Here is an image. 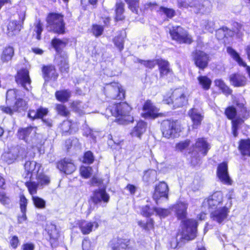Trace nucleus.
<instances>
[{"label": "nucleus", "instance_id": "1", "mask_svg": "<svg viewBox=\"0 0 250 250\" xmlns=\"http://www.w3.org/2000/svg\"><path fill=\"white\" fill-rule=\"evenodd\" d=\"M188 204L186 202L178 201L172 206L174 208L175 216L181 221L180 229L176 234V237L180 236L179 240L191 241L197 237L198 222L193 218H187Z\"/></svg>", "mask_w": 250, "mask_h": 250}, {"label": "nucleus", "instance_id": "2", "mask_svg": "<svg viewBox=\"0 0 250 250\" xmlns=\"http://www.w3.org/2000/svg\"><path fill=\"white\" fill-rule=\"evenodd\" d=\"M224 201V195L221 191L213 192L203 202V206L208 210H211L210 218L218 224H221L228 218L230 207L224 206L218 208Z\"/></svg>", "mask_w": 250, "mask_h": 250}, {"label": "nucleus", "instance_id": "3", "mask_svg": "<svg viewBox=\"0 0 250 250\" xmlns=\"http://www.w3.org/2000/svg\"><path fill=\"white\" fill-rule=\"evenodd\" d=\"M236 105L241 109V116L238 115L237 109L233 105H229L224 110V115L229 120L231 121V130L233 136L235 138L238 136V130L240 126L250 116V110L245 104L237 102Z\"/></svg>", "mask_w": 250, "mask_h": 250}, {"label": "nucleus", "instance_id": "4", "mask_svg": "<svg viewBox=\"0 0 250 250\" xmlns=\"http://www.w3.org/2000/svg\"><path fill=\"white\" fill-rule=\"evenodd\" d=\"M132 107L126 102H120L109 104L106 107L109 112L116 120L122 123H132L134 118L132 115Z\"/></svg>", "mask_w": 250, "mask_h": 250}, {"label": "nucleus", "instance_id": "5", "mask_svg": "<svg viewBox=\"0 0 250 250\" xmlns=\"http://www.w3.org/2000/svg\"><path fill=\"white\" fill-rule=\"evenodd\" d=\"M188 95L184 88L178 87L170 93H166L163 97V102L172 105L174 108L182 107L188 104Z\"/></svg>", "mask_w": 250, "mask_h": 250}, {"label": "nucleus", "instance_id": "6", "mask_svg": "<svg viewBox=\"0 0 250 250\" xmlns=\"http://www.w3.org/2000/svg\"><path fill=\"white\" fill-rule=\"evenodd\" d=\"M37 165V163L35 161H26L23 166L24 172L22 175V178L26 180L24 185L32 196L37 193L39 186L37 182L32 181Z\"/></svg>", "mask_w": 250, "mask_h": 250}, {"label": "nucleus", "instance_id": "7", "mask_svg": "<svg viewBox=\"0 0 250 250\" xmlns=\"http://www.w3.org/2000/svg\"><path fill=\"white\" fill-rule=\"evenodd\" d=\"M163 137L167 139H174L181 131V125L177 120L171 118L164 119L160 126Z\"/></svg>", "mask_w": 250, "mask_h": 250}, {"label": "nucleus", "instance_id": "8", "mask_svg": "<svg viewBox=\"0 0 250 250\" xmlns=\"http://www.w3.org/2000/svg\"><path fill=\"white\" fill-rule=\"evenodd\" d=\"M103 92L109 101H122L125 98V90L119 82H112L106 83L104 87Z\"/></svg>", "mask_w": 250, "mask_h": 250}, {"label": "nucleus", "instance_id": "9", "mask_svg": "<svg viewBox=\"0 0 250 250\" xmlns=\"http://www.w3.org/2000/svg\"><path fill=\"white\" fill-rule=\"evenodd\" d=\"M142 109L144 112L142 113L141 116L145 119L154 120L167 116L165 112H160V108L150 99H147L145 101L142 105Z\"/></svg>", "mask_w": 250, "mask_h": 250}, {"label": "nucleus", "instance_id": "10", "mask_svg": "<svg viewBox=\"0 0 250 250\" xmlns=\"http://www.w3.org/2000/svg\"><path fill=\"white\" fill-rule=\"evenodd\" d=\"M191 60L199 70L204 71L208 66L210 57L204 51L195 49L191 53Z\"/></svg>", "mask_w": 250, "mask_h": 250}, {"label": "nucleus", "instance_id": "11", "mask_svg": "<svg viewBox=\"0 0 250 250\" xmlns=\"http://www.w3.org/2000/svg\"><path fill=\"white\" fill-rule=\"evenodd\" d=\"M48 113V108L39 106L36 109H29L27 113V117L31 121L41 120L42 122L47 126L50 127L52 126L51 120L44 118Z\"/></svg>", "mask_w": 250, "mask_h": 250}, {"label": "nucleus", "instance_id": "12", "mask_svg": "<svg viewBox=\"0 0 250 250\" xmlns=\"http://www.w3.org/2000/svg\"><path fill=\"white\" fill-rule=\"evenodd\" d=\"M27 105V102L22 98H18L12 106L2 105L0 106V109L3 113L12 116L14 113H20L25 110Z\"/></svg>", "mask_w": 250, "mask_h": 250}, {"label": "nucleus", "instance_id": "13", "mask_svg": "<svg viewBox=\"0 0 250 250\" xmlns=\"http://www.w3.org/2000/svg\"><path fill=\"white\" fill-rule=\"evenodd\" d=\"M169 188L166 182L160 181L156 184L154 188L152 193V198L156 204L161 198L168 199Z\"/></svg>", "mask_w": 250, "mask_h": 250}, {"label": "nucleus", "instance_id": "14", "mask_svg": "<svg viewBox=\"0 0 250 250\" xmlns=\"http://www.w3.org/2000/svg\"><path fill=\"white\" fill-rule=\"evenodd\" d=\"M110 196L107 193L105 188H99L92 191L89 200L94 205H99L102 203L106 204L109 201Z\"/></svg>", "mask_w": 250, "mask_h": 250}, {"label": "nucleus", "instance_id": "15", "mask_svg": "<svg viewBox=\"0 0 250 250\" xmlns=\"http://www.w3.org/2000/svg\"><path fill=\"white\" fill-rule=\"evenodd\" d=\"M101 222L99 218L94 217L93 221H87L83 219L79 220L77 222V225L83 235H87L93 230L97 229Z\"/></svg>", "mask_w": 250, "mask_h": 250}, {"label": "nucleus", "instance_id": "16", "mask_svg": "<svg viewBox=\"0 0 250 250\" xmlns=\"http://www.w3.org/2000/svg\"><path fill=\"white\" fill-rule=\"evenodd\" d=\"M56 166L61 173L67 175L73 173L76 169V166L73 160L66 157L58 160L56 163Z\"/></svg>", "mask_w": 250, "mask_h": 250}, {"label": "nucleus", "instance_id": "17", "mask_svg": "<svg viewBox=\"0 0 250 250\" xmlns=\"http://www.w3.org/2000/svg\"><path fill=\"white\" fill-rule=\"evenodd\" d=\"M108 247L111 250H129L130 240L119 236L114 237L109 241Z\"/></svg>", "mask_w": 250, "mask_h": 250}, {"label": "nucleus", "instance_id": "18", "mask_svg": "<svg viewBox=\"0 0 250 250\" xmlns=\"http://www.w3.org/2000/svg\"><path fill=\"white\" fill-rule=\"evenodd\" d=\"M37 129V126L31 125L24 127H20L16 133V137L19 140H22L26 144H29L33 139L32 132H34L33 134H35Z\"/></svg>", "mask_w": 250, "mask_h": 250}, {"label": "nucleus", "instance_id": "19", "mask_svg": "<svg viewBox=\"0 0 250 250\" xmlns=\"http://www.w3.org/2000/svg\"><path fill=\"white\" fill-rule=\"evenodd\" d=\"M42 77L45 82H55L59 77L56 66L53 64L43 65L41 68Z\"/></svg>", "mask_w": 250, "mask_h": 250}, {"label": "nucleus", "instance_id": "20", "mask_svg": "<svg viewBox=\"0 0 250 250\" xmlns=\"http://www.w3.org/2000/svg\"><path fill=\"white\" fill-rule=\"evenodd\" d=\"M46 21L54 28V31H64V24L62 15L54 13H50L47 17Z\"/></svg>", "mask_w": 250, "mask_h": 250}, {"label": "nucleus", "instance_id": "21", "mask_svg": "<svg viewBox=\"0 0 250 250\" xmlns=\"http://www.w3.org/2000/svg\"><path fill=\"white\" fill-rule=\"evenodd\" d=\"M216 174L218 178L223 184L229 186L232 185V181L229 175L227 162L224 161L218 165Z\"/></svg>", "mask_w": 250, "mask_h": 250}, {"label": "nucleus", "instance_id": "22", "mask_svg": "<svg viewBox=\"0 0 250 250\" xmlns=\"http://www.w3.org/2000/svg\"><path fill=\"white\" fill-rule=\"evenodd\" d=\"M28 153L27 147L17 146H16V153L9 154L6 157V161L9 164H12L17 161H23L27 157Z\"/></svg>", "mask_w": 250, "mask_h": 250}, {"label": "nucleus", "instance_id": "23", "mask_svg": "<svg viewBox=\"0 0 250 250\" xmlns=\"http://www.w3.org/2000/svg\"><path fill=\"white\" fill-rule=\"evenodd\" d=\"M15 80L17 83L21 84L24 88L27 89L26 85H30L31 83L28 70L26 68L19 69L15 76Z\"/></svg>", "mask_w": 250, "mask_h": 250}, {"label": "nucleus", "instance_id": "24", "mask_svg": "<svg viewBox=\"0 0 250 250\" xmlns=\"http://www.w3.org/2000/svg\"><path fill=\"white\" fill-rule=\"evenodd\" d=\"M192 147V149L188 151V154H192L194 151H196V154H197L198 152L195 150V148H197L199 151L201 152L203 156L207 155L210 148L209 144L204 137L197 138Z\"/></svg>", "mask_w": 250, "mask_h": 250}, {"label": "nucleus", "instance_id": "25", "mask_svg": "<svg viewBox=\"0 0 250 250\" xmlns=\"http://www.w3.org/2000/svg\"><path fill=\"white\" fill-rule=\"evenodd\" d=\"M60 132L62 136H68L78 131L77 123L71 120L63 121L60 125Z\"/></svg>", "mask_w": 250, "mask_h": 250}, {"label": "nucleus", "instance_id": "26", "mask_svg": "<svg viewBox=\"0 0 250 250\" xmlns=\"http://www.w3.org/2000/svg\"><path fill=\"white\" fill-rule=\"evenodd\" d=\"M6 188V180L2 174L0 173V189ZM0 203L4 206L8 207L11 203L10 197L4 191H0Z\"/></svg>", "mask_w": 250, "mask_h": 250}, {"label": "nucleus", "instance_id": "27", "mask_svg": "<svg viewBox=\"0 0 250 250\" xmlns=\"http://www.w3.org/2000/svg\"><path fill=\"white\" fill-rule=\"evenodd\" d=\"M188 115L192 121V127L194 129H197L202 124L204 119V115L198 112L197 109L192 108L188 112Z\"/></svg>", "mask_w": 250, "mask_h": 250}, {"label": "nucleus", "instance_id": "28", "mask_svg": "<svg viewBox=\"0 0 250 250\" xmlns=\"http://www.w3.org/2000/svg\"><path fill=\"white\" fill-rule=\"evenodd\" d=\"M169 33L172 39L179 43L190 44L193 42L191 36L187 32H169Z\"/></svg>", "mask_w": 250, "mask_h": 250}, {"label": "nucleus", "instance_id": "29", "mask_svg": "<svg viewBox=\"0 0 250 250\" xmlns=\"http://www.w3.org/2000/svg\"><path fill=\"white\" fill-rule=\"evenodd\" d=\"M229 81L234 87H243L247 83V77L240 73H234L229 76Z\"/></svg>", "mask_w": 250, "mask_h": 250}, {"label": "nucleus", "instance_id": "30", "mask_svg": "<svg viewBox=\"0 0 250 250\" xmlns=\"http://www.w3.org/2000/svg\"><path fill=\"white\" fill-rule=\"evenodd\" d=\"M227 51L228 53L231 57V58L240 66L246 68L248 75L250 78V66L247 65V63L243 60L240 56L238 53H237L234 49L231 46L227 47Z\"/></svg>", "mask_w": 250, "mask_h": 250}, {"label": "nucleus", "instance_id": "31", "mask_svg": "<svg viewBox=\"0 0 250 250\" xmlns=\"http://www.w3.org/2000/svg\"><path fill=\"white\" fill-rule=\"evenodd\" d=\"M156 64L158 66L160 77L163 78L168 74L172 73V70L170 68L169 63L167 60L157 59Z\"/></svg>", "mask_w": 250, "mask_h": 250}, {"label": "nucleus", "instance_id": "32", "mask_svg": "<svg viewBox=\"0 0 250 250\" xmlns=\"http://www.w3.org/2000/svg\"><path fill=\"white\" fill-rule=\"evenodd\" d=\"M238 149L243 156L250 157V139H241L238 142Z\"/></svg>", "mask_w": 250, "mask_h": 250}, {"label": "nucleus", "instance_id": "33", "mask_svg": "<svg viewBox=\"0 0 250 250\" xmlns=\"http://www.w3.org/2000/svg\"><path fill=\"white\" fill-rule=\"evenodd\" d=\"M55 97L56 100L61 103H66L71 97V92L68 89H63L56 91Z\"/></svg>", "mask_w": 250, "mask_h": 250}, {"label": "nucleus", "instance_id": "34", "mask_svg": "<svg viewBox=\"0 0 250 250\" xmlns=\"http://www.w3.org/2000/svg\"><path fill=\"white\" fill-rule=\"evenodd\" d=\"M138 225L144 230L150 232L155 229V221L152 218H147L146 221L139 220L137 222Z\"/></svg>", "mask_w": 250, "mask_h": 250}, {"label": "nucleus", "instance_id": "35", "mask_svg": "<svg viewBox=\"0 0 250 250\" xmlns=\"http://www.w3.org/2000/svg\"><path fill=\"white\" fill-rule=\"evenodd\" d=\"M146 126V124L145 121L142 120L138 121L132 130L131 135L140 138L142 134L145 132Z\"/></svg>", "mask_w": 250, "mask_h": 250}, {"label": "nucleus", "instance_id": "36", "mask_svg": "<svg viewBox=\"0 0 250 250\" xmlns=\"http://www.w3.org/2000/svg\"><path fill=\"white\" fill-rule=\"evenodd\" d=\"M214 85L226 96H229L232 93V89H230L221 79L215 80Z\"/></svg>", "mask_w": 250, "mask_h": 250}, {"label": "nucleus", "instance_id": "37", "mask_svg": "<svg viewBox=\"0 0 250 250\" xmlns=\"http://www.w3.org/2000/svg\"><path fill=\"white\" fill-rule=\"evenodd\" d=\"M198 84L205 91L208 90L212 84L211 79L206 75H200L197 78Z\"/></svg>", "mask_w": 250, "mask_h": 250}, {"label": "nucleus", "instance_id": "38", "mask_svg": "<svg viewBox=\"0 0 250 250\" xmlns=\"http://www.w3.org/2000/svg\"><path fill=\"white\" fill-rule=\"evenodd\" d=\"M67 43V42L63 41L56 38H54L51 41V45L52 47L58 54L62 53L63 49L66 46Z\"/></svg>", "mask_w": 250, "mask_h": 250}, {"label": "nucleus", "instance_id": "39", "mask_svg": "<svg viewBox=\"0 0 250 250\" xmlns=\"http://www.w3.org/2000/svg\"><path fill=\"white\" fill-rule=\"evenodd\" d=\"M61 60L58 63L59 69L61 74H67L69 72L70 66L67 57L61 56Z\"/></svg>", "mask_w": 250, "mask_h": 250}, {"label": "nucleus", "instance_id": "40", "mask_svg": "<svg viewBox=\"0 0 250 250\" xmlns=\"http://www.w3.org/2000/svg\"><path fill=\"white\" fill-rule=\"evenodd\" d=\"M49 238L48 241L49 242L51 247L53 248H56L58 244V239L60 237L59 232L56 229L50 230L48 232Z\"/></svg>", "mask_w": 250, "mask_h": 250}, {"label": "nucleus", "instance_id": "41", "mask_svg": "<svg viewBox=\"0 0 250 250\" xmlns=\"http://www.w3.org/2000/svg\"><path fill=\"white\" fill-rule=\"evenodd\" d=\"M14 50L12 47L8 46L3 50L1 55V60L3 62H7L11 60L14 55Z\"/></svg>", "mask_w": 250, "mask_h": 250}, {"label": "nucleus", "instance_id": "42", "mask_svg": "<svg viewBox=\"0 0 250 250\" xmlns=\"http://www.w3.org/2000/svg\"><path fill=\"white\" fill-rule=\"evenodd\" d=\"M126 37V35L125 33L124 35L120 34L113 39V42L115 46L120 52H122L124 49L125 39Z\"/></svg>", "mask_w": 250, "mask_h": 250}, {"label": "nucleus", "instance_id": "43", "mask_svg": "<svg viewBox=\"0 0 250 250\" xmlns=\"http://www.w3.org/2000/svg\"><path fill=\"white\" fill-rule=\"evenodd\" d=\"M22 29V25L17 21H9L7 24L2 26V30L8 31H20Z\"/></svg>", "mask_w": 250, "mask_h": 250}, {"label": "nucleus", "instance_id": "44", "mask_svg": "<svg viewBox=\"0 0 250 250\" xmlns=\"http://www.w3.org/2000/svg\"><path fill=\"white\" fill-rule=\"evenodd\" d=\"M55 109L57 114L61 116L67 117L69 116L70 113L67 107L63 104H57L55 105Z\"/></svg>", "mask_w": 250, "mask_h": 250}, {"label": "nucleus", "instance_id": "45", "mask_svg": "<svg viewBox=\"0 0 250 250\" xmlns=\"http://www.w3.org/2000/svg\"><path fill=\"white\" fill-rule=\"evenodd\" d=\"M153 208L149 205H146L140 207V214L146 218H151L153 215Z\"/></svg>", "mask_w": 250, "mask_h": 250}, {"label": "nucleus", "instance_id": "46", "mask_svg": "<svg viewBox=\"0 0 250 250\" xmlns=\"http://www.w3.org/2000/svg\"><path fill=\"white\" fill-rule=\"evenodd\" d=\"M31 199L34 206L36 208L42 209L45 208L46 202L42 198L37 196H32Z\"/></svg>", "mask_w": 250, "mask_h": 250}, {"label": "nucleus", "instance_id": "47", "mask_svg": "<svg viewBox=\"0 0 250 250\" xmlns=\"http://www.w3.org/2000/svg\"><path fill=\"white\" fill-rule=\"evenodd\" d=\"M81 104V102L79 100L73 101L70 103V107L73 112L81 115L84 113Z\"/></svg>", "mask_w": 250, "mask_h": 250}, {"label": "nucleus", "instance_id": "48", "mask_svg": "<svg viewBox=\"0 0 250 250\" xmlns=\"http://www.w3.org/2000/svg\"><path fill=\"white\" fill-rule=\"evenodd\" d=\"M116 19L122 20L124 19V4L122 2H117L116 4Z\"/></svg>", "mask_w": 250, "mask_h": 250}, {"label": "nucleus", "instance_id": "49", "mask_svg": "<svg viewBox=\"0 0 250 250\" xmlns=\"http://www.w3.org/2000/svg\"><path fill=\"white\" fill-rule=\"evenodd\" d=\"M125 1L128 4V8L133 13L138 14L139 0H125Z\"/></svg>", "mask_w": 250, "mask_h": 250}, {"label": "nucleus", "instance_id": "50", "mask_svg": "<svg viewBox=\"0 0 250 250\" xmlns=\"http://www.w3.org/2000/svg\"><path fill=\"white\" fill-rule=\"evenodd\" d=\"M178 5L180 7L188 8V7H196L197 5L200 6L199 1L193 0L191 1L187 2L185 0H178Z\"/></svg>", "mask_w": 250, "mask_h": 250}, {"label": "nucleus", "instance_id": "51", "mask_svg": "<svg viewBox=\"0 0 250 250\" xmlns=\"http://www.w3.org/2000/svg\"><path fill=\"white\" fill-rule=\"evenodd\" d=\"M122 142L123 141L119 139L118 136H113L111 134L108 135L107 143L111 147H114L120 145Z\"/></svg>", "mask_w": 250, "mask_h": 250}, {"label": "nucleus", "instance_id": "52", "mask_svg": "<svg viewBox=\"0 0 250 250\" xmlns=\"http://www.w3.org/2000/svg\"><path fill=\"white\" fill-rule=\"evenodd\" d=\"M153 210L155 212L157 215L160 218H165L169 215L171 212L169 209L159 207H153Z\"/></svg>", "mask_w": 250, "mask_h": 250}, {"label": "nucleus", "instance_id": "53", "mask_svg": "<svg viewBox=\"0 0 250 250\" xmlns=\"http://www.w3.org/2000/svg\"><path fill=\"white\" fill-rule=\"evenodd\" d=\"M94 162L93 153L90 150L85 151L83 156V162L84 164L90 165Z\"/></svg>", "mask_w": 250, "mask_h": 250}, {"label": "nucleus", "instance_id": "54", "mask_svg": "<svg viewBox=\"0 0 250 250\" xmlns=\"http://www.w3.org/2000/svg\"><path fill=\"white\" fill-rule=\"evenodd\" d=\"M36 179L38 180L37 183L39 185L42 186L48 185L50 182L49 177L47 175L42 173L38 174L37 175Z\"/></svg>", "mask_w": 250, "mask_h": 250}, {"label": "nucleus", "instance_id": "55", "mask_svg": "<svg viewBox=\"0 0 250 250\" xmlns=\"http://www.w3.org/2000/svg\"><path fill=\"white\" fill-rule=\"evenodd\" d=\"M138 62L144 65L146 67L149 69L153 68L156 64V60H143L141 59H138L137 60Z\"/></svg>", "mask_w": 250, "mask_h": 250}, {"label": "nucleus", "instance_id": "56", "mask_svg": "<svg viewBox=\"0 0 250 250\" xmlns=\"http://www.w3.org/2000/svg\"><path fill=\"white\" fill-rule=\"evenodd\" d=\"M28 200L23 193L19 195V206L21 211L27 210Z\"/></svg>", "mask_w": 250, "mask_h": 250}, {"label": "nucleus", "instance_id": "57", "mask_svg": "<svg viewBox=\"0 0 250 250\" xmlns=\"http://www.w3.org/2000/svg\"><path fill=\"white\" fill-rule=\"evenodd\" d=\"M161 14H164L168 18H172L175 15V11L171 8L161 6L158 11Z\"/></svg>", "mask_w": 250, "mask_h": 250}, {"label": "nucleus", "instance_id": "58", "mask_svg": "<svg viewBox=\"0 0 250 250\" xmlns=\"http://www.w3.org/2000/svg\"><path fill=\"white\" fill-rule=\"evenodd\" d=\"M92 167H83L80 168V174L82 177L87 179L90 177Z\"/></svg>", "mask_w": 250, "mask_h": 250}, {"label": "nucleus", "instance_id": "59", "mask_svg": "<svg viewBox=\"0 0 250 250\" xmlns=\"http://www.w3.org/2000/svg\"><path fill=\"white\" fill-rule=\"evenodd\" d=\"M190 143V141L188 139H187L184 141H180L176 144V148L182 151L189 146Z\"/></svg>", "mask_w": 250, "mask_h": 250}, {"label": "nucleus", "instance_id": "60", "mask_svg": "<svg viewBox=\"0 0 250 250\" xmlns=\"http://www.w3.org/2000/svg\"><path fill=\"white\" fill-rule=\"evenodd\" d=\"M9 245L13 249H16L20 245V240L16 235L12 236L10 239Z\"/></svg>", "mask_w": 250, "mask_h": 250}, {"label": "nucleus", "instance_id": "61", "mask_svg": "<svg viewBox=\"0 0 250 250\" xmlns=\"http://www.w3.org/2000/svg\"><path fill=\"white\" fill-rule=\"evenodd\" d=\"M90 182L92 186H100L103 184V179L94 176L91 178Z\"/></svg>", "mask_w": 250, "mask_h": 250}, {"label": "nucleus", "instance_id": "62", "mask_svg": "<svg viewBox=\"0 0 250 250\" xmlns=\"http://www.w3.org/2000/svg\"><path fill=\"white\" fill-rule=\"evenodd\" d=\"M35 249L34 245L32 243H26L22 245V250H34Z\"/></svg>", "mask_w": 250, "mask_h": 250}, {"label": "nucleus", "instance_id": "63", "mask_svg": "<svg viewBox=\"0 0 250 250\" xmlns=\"http://www.w3.org/2000/svg\"><path fill=\"white\" fill-rule=\"evenodd\" d=\"M21 215L19 216L18 217V221L19 223H21L24 221H25L27 218L26 216L27 210L21 211Z\"/></svg>", "mask_w": 250, "mask_h": 250}, {"label": "nucleus", "instance_id": "64", "mask_svg": "<svg viewBox=\"0 0 250 250\" xmlns=\"http://www.w3.org/2000/svg\"><path fill=\"white\" fill-rule=\"evenodd\" d=\"M125 188L127 189L132 195H134L137 189L136 187L134 185L130 184H128Z\"/></svg>", "mask_w": 250, "mask_h": 250}]
</instances>
